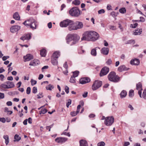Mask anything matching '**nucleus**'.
I'll list each match as a JSON object with an SVG mask.
<instances>
[{"mask_svg":"<svg viewBox=\"0 0 146 146\" xmlns=\"http://www.w3.org/2000/svg\"><path fill=\"white\" fill-rule=\"evenodd\" d=\"M99 37V34L95 31H87L84 33L81 39L82 40L95 41L97 40Z\"/></svg>","mask_w":146,"mask_h":146,"instance_id":"f257e3e1","label":"nucleus"},{"mask_svg":"<svg viewBox=\"0 0 146 146\" xmlns=\"http://www.w3.org/2000/svg\"><path fill=\"white\" fill-rule=\"evenodd\" d=\"M80 37L76 34H69L66 37L65 39L67 44L72 46L77 43Z\"/></svg>","mask_w":146,"mask_h":146,"instance_id":"f03ea898","label":"nucleus"},{"mask_svg":"<svg viewBox=\"0 0 146 146\" xmlns=\"http://www.w3.org/2000/svg\"><path fill=\"white\" fill-rule=\"evenodd\" d=\"M60 25L61 27H66L68 26V29L70 31L76 30L75 23L69 19H67L61 22Z\"/></svg>","mask_w":146,"mask_h":146,"instance_id":"7ed1b4c3","label":"nucleus"},{"mask_svg":"<svg viewBox=\"0 0 146 146\" xmlns=\"http://www.w3.org/2000/svg\"><path fill=\"white\" fill-rule=\"evenodd\" d=\"M23 24L27 27H30L33 30L35 29L37 26V22L35 20L32 18L25 21Z\"/></svg>","mask_w":146,"mask_h":146,"instance_id":"20e7f679","label":"nucleus"},{"mask_svg":"<svg viewBox=\"0 0 146 146\" xmlns=\"http://www.w3.org/2000/svg\"><path fill=\"white\" fill-rule=\"evenodd\" d=\"M108 78L110 81L114 82H117L120 80V77L116 75V73L114 72H110L108 76Z\"/></svg>","mask_w":146,"mask_h":146,"instance_id":"39448f33","label":"nucleus"},{"mask_svg":"<svg viewBox=\"0 0 146 146\" xmlns=\"http://www.w3.org/2000/svg\"><path fill=\"white\" fill-rule=\"evenodd\" d=\"M70 14L71 15L75 17L79 16L81 14L82 11H80L77 7H74L69 11Z\"/></svg>","mask_w":146,"mask_h":146,"instance_id":"423d86ee","label":"nucleus"},{"mask_svg":"<svg viewBox=\"0 0 146 146\" xmlns=\"http://www.w3.org/2000/svg\"><path fill=\"white\" fill-rule=\"evenodd\" d=\"M114 118L112 116L108 117H106L104 123L107 126H110L113 123Z\"/></svg>","mask_w":146,"mask_h":146,"instance_id":"0eeeda50","label":"nucleus"},{"mask_svg":"<svg viewBox=\"0 0 146 146\" xmlns=\"http://www.w3.org/2000/svg\"><path fill=\"white\" fill-rule=\"evenodd\" d=\"M102 84L101 81L98 80L95 81L92 86V89L93 90H95L100 87Z\"/></svg>","mask_w":146,"mask_h":146,"instance_id":"6e6552de","label":"nucleus"},{"mask_svg":"<svg viewBox=\"0 0 146 146\" xmlns=\"http://www.w3.org/2000/svg\"><path fill=\"white\" fill-rule=\"evenodd\" d=\"M31 33L25 34L20 37V39L23 41L25 40H29L31 38Z\"/></svg>","mask_w":146,"mask_h":146,"instance_id":"1a4fd4ad","label":"nucleus"},{"mask_svg":"<svg viewBox=\"0 0 146 146\" xmlns=\"http://www.w3.org/2000/svg\"><path fill=\"white\" fill-rule=\"evenodd\" d=\"M109 68L107 67H103L101 70L100 76L102 77L106 75L109 72Z\"/></svg>","mask_w":146,"mask_h":146,"instance_id":"9d476101","label":"nucleus"},{"mask_svg":"<svg viewBox=\"0 0 146 146\" xmlns=\"http://www.w3.org/2000/svg\"><path fill=\"white\" fill-rule=\"evenodd\" d=\"M68 139L63 137H59L56 138L55 139V141L58 143H62L65 142L67 141Z\"/></svg>","mask_w":146,"mask_h":146,"instance_id":"9b49d317","label":"nucleus"},{"mask_svg":"<svg viewBox=\"0 0 146 146\" xmlns=\"http://www.w3.org/2000/svg\"><path fill=\"white\" fill-rule=\"evenodd\" d=\"M142 85L141 83L139 82L136 84V89L138 90V93L140 98H142L141 91L142 90Z\"/></svg>","mask_w":146,"mask_h":146,"instance_id":"f8f14e48","label":"nucleus"},{"mask_svg":"<svg viewBox=\"0 0 146 146\" xmlns=\"http://www.w3.org/2000/svg\"><path fill=\"white\" fill-rule=\"evenodd\" d=\"M90 79L88 77L82 78L80 80V83L82 84H84L90 82Z\"/></svg>","mask_w":146,"mask_h":146,"instance_id":"ddd939ff","label":"nucleus"},{"mask_svg":"<svg viewBox=\"0 0 146 146\" xmlns=\"http://www.w3.org/2000/svg\"><path fill=\"white\" fill-rule=\"evenodd\" d=\"M21 27L20 26L16 25L12 26L10 28V31L12 33H14L18 31L20 29Z\"/></svg>","mask_w":146,"mask_h":146,"instance_id":"4468645a","label":"nucleus"},{"mask_svg":"<svg viewBox=\"0 0 146 146\" xmlns=\"http://www.w3.org/2000/svg\"><path fill=\"white\" fill-rule=\"evenodd\" d=\"M129 68H127L124 65H122L119 66L118 68V71L120 72H122L124 71L128 70Z\"/></svg>","mask_w":146,"mask_h":146,"instance_id":"2eb2a0df","label":"nucleus"},{"mask_svg":"<svg viewBox=\"0 0 146 146\" xmlns=\"http://www.w3.org/2000/svg\"><path fill=\"white\" fill-rule=\"evenodd\" d=\"M75 23L76 24L75 26L76 30L81 29L83 27V24L82 22L77 21Z\"/></svg>","mask_w":146,"mask_h":146,"instance_id":"dca6fc26","label":"nucleus"},{"mask_svg":"<svg viewBox=\"0 0 146 146\" xmlns=\"http://www.w3.org/2000/svg\"><path fill=\"white\" fill-rule=\"evenodd\" d=\"M101 53L104 55H107L109 52V49L107 47H104L101 50Z\"/></svg>","mask_w":146,"mask_h":146,"instance_id":"f3484780","label":"nucleus"},{"mask_svg":"<svg viewBox=\"0 0 146 146\" xmlns=\"http://www.w3.org/2000/svg\"><path fill=\"white\" fill-rule=\"evenodd\" d=\"M23 58L25 60V62L28 61L33 59V56L31 54H27L26 56H24Z\"/></svg>","mask_w":146,"mask_h":146,"instance_id":"a211bd4d","label":"nucleus"},{"mask_svg":"<svg viewBox=\"0 0 146 146\" xmlns=\"http://www.w3.org/2000/svg\"><path fill=\"white\" fill-rule=\"evenodd\" d=\"M81 106L80 105H78L77 107V111L76 112L73 111L71 112L70 115L72 116H75L80 111V108Z\"/></svg>","mask_w":146,"mask_h":146,"instance_id":"6ab92c4d","label":"nucleus"},{"mask_svg":"<svg viewBox=\"0 0 146 146\" xmlns=\"http://www.w3.org/2000/svg\"><path fill=\"white\" fill-rule=\"evenodd\" d=\"M6 83L7 84V86L8 89L13 88L15 86V85L14 83L12 82L8 81L6 82Z\"/></svg>","mask_w":146,"mask_h":146,"instance_id":"aec40b11","label":"nucleus"},{"mask_svg":"<svg viewBox=\"0 0 146 146\" xmlns=\"http://www.w3.org/2000/svg\"><path fill=\"white\" fill-rule=\"evenodd\" d=\"M131 64L134 65H138L139 63V61L138 59H135L132 60L130 61Z\"/></svg>","mask_w":146,"mask_h":146,"instance_id":"412c9836","label":"nucleus"},{"mask_svg":"<svg viewBox=\"0 0 146 146\" xmlns=\"http://www.w3.org/2000/svg\"><path fill=\"white\" fill-rule=\"evenodd\" d=\"M39 63V61L38 60H34L31 61L29 64V65L35 66Z\"/></svg>","mask_w":146,"mask_h":146,"instance_id":"4be33fe9","label":"nucleus"},{"mask_svg":"<svg viewBox=\"0 0 146 146\" xmlns=\"http://www.w3.org/2000/svg\"><path fill=\"white\" fill-rule=\"evenodd\" d=\"M79 143L80 146H88L87 142L86 140H80Z\"/></svg>","mask_w":146,"mask_h":146,"instance_id":"5701e85b","label":"nucleus"},{"mask_svg":"<svg viewBox=\"0 0 146 146\" xmlns=\"http://www.w3.org/2000/svg\"><path fill=\"white\" fill-rule=\"evenodd\" d=\"M60 52H59L56 51L53 53L52 57L57 59L58 57L60 56Z\"/></svg>","mask_w":146,"mask_h":146,"instance_id":"b1692460","label":"nucleus"},{"mask_svg":"<svg viewBox=\"0 0 146 146\" xmlns=\"http://www.w3.org/2000/svg\"><path fill=\"white\" fill-rule=\"evenodd\" d=\"M142 32L141 29H138L135 30V31L133 33V35H139Z\"/></svg>","mask_w":146,"mask_h":146,"instance_id":"393cba45","label":"nucleus"},{"mask_svg":"<svg viewBox=\"0 0 146 146\" xmlns=\"http://www.w3.org/2000/svg\"><path fill=\"white\" fill-rule=\"evenodd\" d=\"M51 62L54 65H57L58 64L57 59L52 57Z\"/></svg>","mask_w":146,"mask_h":146,"instance_id":"a878e982","label":"nucleus"},{"mask_svg":"<svg viewBox=\"0 0 146 146\" xmlns=\"http://www.w3.org/2000/svg\"><path fill=\"white\" fill-rule=\"evenodd\" d=\"M120 98H123L125 97L127 95V92L125 90H122L120 94Z\"/></svg>","mask_w":146,"mask_h":146,"instance_id":"bb28decb","label":"nucleus"},{"mask_svg":"<svg viewBox=\"0 0 146 146\" xmlns=\"http://www.w3.org/2000/svg\"><path fill=\"white\" fill-rule=\"evenodd\" d=\"M98 48L99 49H100V48L98 47H96L95 48L93 49L91 51V54L92 55L95 56H96L97 54L96 51V48Z\"/></svg>","mask_w":146,"mask_h":146,"instance_id":"cd10ccee","label":"nucleus"},{"mask_svg":"<svg viewBox=\"0 0 146 146\" xmlns=\"http://www.w3.org/2000/svg\"><path fill=\"white\" fill-rule=\"evenodd\" d=\"M13 18L15 20H20V17L18 13L17 12H16L13 15Z\"/></svg>","mask_w":146,"mask_h":146,"instance_id":"c85d7f7f","label":"nucleus"},{"mask_svg":"<svg viewBox=\"0 0 146 146\" xmlns=\"http://www.w3.org/2000/svg\"><path fill=\"white\" fill-rule=\"evenodd\" d=\"M3 138L5 139V142L6 145H7L9 142V136L7 135H4Z\"/></svg>","mask_w":146,"mask_h":146,"instance_id":"c756f323","label":"nucleus"},{"mask_svg":"<svg viewBox=\"0 0 146 146\" xmlns=\"http://www.w3.org/2000/svg\"><path fill=\"white\" fill-rule=\"evenodd\" d=\"M0 88L1 89H8L7 86V84L6 83V82L4 83H3L1 84L0 85Z\"/></svg>","mask_w":146,"mask_h":146,"instance_id":"7c9ffc66","label":"nucleus"},{"mask_svg":"<svg viewBox=\"0 0 146 146\" xmlns=\"http://www.w3.org/2000/svg\"><path fill=\"white\" fill-rule=\"evenodd\" d=\"M46 50L44 49L41 50L40 51V54L42 56L45 57L46 55Z\"/></svg>","mask_w":146,"mask_h":146,"instance_id":"2f4dec72","label":"nucleus"},{"mask_svg":"<svg viewBox=\"0 0 146 146\" xmlns=\"http://www.w3.org/2000/svg\"><path fill=\"white\" fill-rule=\"evenodd\" d=\"M54 86L52 85L49 84L46 86V88L47 90H51L54 88Z\"/></svg>","mask_w":146,"mask_h":146,"instance_id":"473e14b6","label":"nucleus"},{"mask_svg":"<svg viewBox=\"0 0 146 146\" xmlns=\"http://www.w3.org/2000/svg\"><path fill=\"white\" fill-rule=\"evenodd\" d=\"M79 72L78 71H76L74 72H73V74L72 76L76 78L78 76Z\"/></svg>","mask_w":146,"mask_h":146,"instance_id":"72a5a7b5","label":"nucleus"},{"mask_svg":"<svg viewBox=\"0 0 146 146\" xmlns=\"http://www.w3.org/2000/svg\"><path fill=\"white\" fill-rule=\"evenodd\" d=\"M74 77L71 76L70 80V82L72 83H74L76 82V79Z\"/></svg>","mask_w":146,"mask_h":146,"instance_id":"f704fd0d","label":"nucleus"},{"mask_svg":"<svg viewBox=\"0 0 146 146\" xmlns=\"http://www.w3.org/2000/svg\"><path fill=\"white\" fill-rule=\"evenodd\" d=\"M47 111V110L45 108H42L41 111H40V114H41L42 113L44 114L46 113Z\"/></svg>","mask_w":146,"mask_h":146,"instance_id":"c9c22d12","label":"nucleus"},{"mask_svg":"<svg viewBox=\"0 0 146 146\" xmlns=\"http://www.w3.org/2000/svg\"><path fill=\"white\" fill-rule=\"evenodd\" d=\"M72 3L75 5H78L80 3V1L79 0H75L72 2Z\"/></svg>","mask_w":146,"mask_h":146,"instance_id":"e433bc0d","label":"nucleus"},{"mask_svg":"<svg viewBox=\"0 0 146 146\" xmlns=\"http://www.w3.org/2000/svg\"><path fill=\"white\" fill-rule=\"evenodd\" d=\"M14 139H15L14 141H18L21 139V137H19V135L16 134L15 136Z\"/></svg>","mask_w":146,"mask_h":146,"instance_id":"4c0bfd02","label":"nucleus"},{"mask_svg":"<svg viewBox=\"0 0 146 146\" xmlns=\"http://www.w3.org/2000/svg\"><path fill=\"white\" fill-rule=\"evenodd\" d=\"M118 14V12L116 13L115 12H112L110 13V15L114 17H116Z\"/></svg>","mask_w":146,"mask_h":146,"instance_id":"58836bf2","label":"nucleus"},{"mask_svg":"<svg viewBox=\"0 0 146 146\" xmlns=\"http://www.w3.org/2000/svg\"><path fill=\"white\" fill-rule=\"evenodd\" d=\"M129 96L130 97H132L134 96V91L133 90H130L129 92Z\"/></svg>","mask_w":146,"mask_h":146,"instance_id":"ea45409f","label":"nucleus"},{"mask_svg":"<svg viewBox=\"0 0 146 146\" xmlns=\"http://www.w3.org/2000/svg\"><path fill=\"white\" fill-rule=\"evenodd\" d=\"M126 10L125 8H122L119 9V12L121 13H124L126 12Z\"/></svg>","mask_w":146,"mask_h":146,"instance_id":"a19ab883","label":"nucleus"},{"mask_svg":"<svg viewBox=\"0 0 146 146\" xmlns=\"http://www.w3.org/2000/svg\"><path fill=\"white\" fill-rule=\"evenodd\" d=\"M105 145V143L103 141H101L98 143V146H104Z\"/></svg>","mask_w":146,"mask_h":146,"instance_id":"79ce46f5","label":"nucleus"},{"mask_svg":"<svg viewBox=\"0 0 146 146\" xmlns=\"http://www.w3.org/2000/svg\"><path fill=\"white\" fill-rule=\"evenodd\" d=\"M31 85L33 86L36 84L37 82L36 81L32 79L31 80Z\"/></svg>","mask_w":146,"mask_h":146,"instance_id":"37998d69","label":"nucleus"},{"mask_svg":"<svg viewBox=\"0 0 146 146\" xmlns=\"http://www.w3.org/2000/svg\"><path fill=\"white\" fill-rule=\"evenodd\" d=\"M142 97L143 98L146 99V89L144 90L143 91L142 94Z\"/></svg>","mask_w":146,"mask_h":146,"instance_id":"c03bdc74","label":"nucleus"},{"mask_svg":"<svg viewBox=\"0 0 146 146\" xmlns=\"http://www.w3.org/2000/svg\"><path fill=\"white\" fill-rule=\"evenodd\" d=\"M37 92V87H33L32 90V92L34 94H36Z\"/></svg>","mask_w":146,"mask_h":146,"instance_id":"a18cd8bd","label":"nucleus"},{"mask_svg":"<svg viewBox=\"0 0 146 146\" xmlns=\"http://www.w3.org/2000/svg\"><path fill=\"white\" fill-rule=\"evenodd\" d=\"M71 100L70 99H69L68 100V102L66 103V106L67 108H68L69 105L71 104Z\"/></svg>","mask_w":146,"mask_h":146,"instance_id":"49530a36","label":"nucleus"},{"mask_svg":"<svg viewBox=\"0 0 146 146\" xmlns=\"http://www.w3.org/2000/svg\"><path fill=\"white\" fill-rule=\"evenodd\" d=\"M138 24L137 23H135L134 24H131L130 25V27L133 28H135L137 26Z\"/></svg>","mask_w":146,"mask_h":146,"instance_id":"de8ad7c7","label":"nucleus"},{"mask_svg":"<svg viewBox=\"0 0 146 146\" xmlns=\"http://www.w3.org/2000/svg\"><path fill=\"white\" fill-rule=\"evenodd\" d=\"M31 88L29 87H27L26 90V93L27 94H29L31 93Z\"/></svg>","mask_w":146,"mask_h":146,"instance_id":"09e8293b","label":"nucleus"},{"mask_svg":"<svg viewBox=\"0 0 146 146\" xmlns=\"http://www.w3.org/2000/svg\"><path fill=\"white\" fill-rule=\"evenodd\" d=\"M109 27L110 29L113 30H115L116 29L115 26L112 25L110 26Z\"/></svg>","mask_w":146,"mask_h":146,"instance_id":"8fccbe9b","label":"nucleus"},{"mask_svg":"<svg viewBox=\"0 0 146 146\" xmlns=\"http://www.w3.org/2000/svg\"><path fill=\"white\" fill-rule=\"evenodd\" d=\"M98 12L99 14H101L104 13H105V11L104 9H101L99 10Z\"/></svg>","mask_w":146,"mask_h":146,"instance_id":"3c124183","label":"nucleus"},{"mask_svg":"<svg viewBox=\"0 0 146 146\" xmlns=\"http://www.w3.org/2000/svg\"><path fill=\"white\" fill-rule=\"evenodd\" d=\"M69 88L67 86H66L65 87V90L66 93L68 94L69 93Z\"/></svg>","mask_w":146,"mask_h":146,"instance_id":"603ef678","label":"nucleus"},{"mask_svg":"<svg viewBox=\"0 0 146 146\" xmlns=\"http://www.w3.org/2000/svg\"><path fill=\"white\" fill-rule=\"evenodd\" d=\"M37 96L38 98H42L43 96H42V92L40 93L37 95Z\"/></svg>","mask_w":146,"mask_h":146,"instance_id":"864d4df0","label":"nucleus"},{"mask_svg":"<svg viewBox=\"0 0 146 146\" xmlns=\"http://www.w3.org/2000/svg\"><path fill=\"white\" fill-rule=\"evenodd\" d=\"M0 121L3 123H4L5 122L6 120L4 117L1 118L0 117Z\"/></svg>","mask_w":146,"mask_h":146,"instance_id":"5fc2aeb1","label":"nucleus"},{"mask_svg":"<svg viewBox=\"0 0 146 146\" xmlns=\"http://www.w3.org/2000/svg\"><path fill=\"white\" fill-rule=\"evenodd\" d=\"M62 134H64L65 135L69 137L70 136V135L69 133H66L65 131L63 132Z\"/></svg>","mask_w":146,"mask_h":146,"instance_id":"6e6d98bb","label":"nucleus"},{"mask_svg":"<svg viewBox=\"0 0 146 146\" xmlns=\"http://www.w3.org/2000/svg\"><path fill=\"white\" fill-rule=\"evenodd\" d=\"M111 60L110 59H109L106 62V64L108 65H110L111 63Z\"/></svg>","mask_w":146,"mask_h":146,"instance_id":"4d7b16f0","label":"nucleus"},{"mask_svg":"<svg viewBox=\"0 0 146 146\" xmlns=\"http://www.w3.org/2000/svg\"><path fill=\"white\" fill-rule=\"evenodd\" d=\"M48 66H45L42 68L41 70L43 72L44 71V70L48 69Z\"/></svg>","mask_w":146,"mask_h":146,"instance_id":"13d9d810","label":"nucleus"},{"mask_svg":"<svg viewBox=\"0 0 146 146\" xmlns=\"http://www.w3.org/2000/svg\"><path fill=\"white\" fill-rule=\"evenodd\" d=\"M4 94L3 93L0 92V99H3L4 98Z\"/></svg>","mask_w":146,"mask_h":146,"instance_id":"bf43d9fd","label":"nucleus"},{"mask_svg":"<svg viewBox=\"0 0 146 146\" xmlns=\"http://www.w3.org/2000/svg\"><path fill=\"white\" fill-rule=\"evenodd\" d=\"M88 93L87 92H85L82 95L83 97L84 98H86L87 96Z\"/></svg>","mask_w":146,"mask_h":146,"instance_id":"052dcab7","label":"nucleus"},{"mask_svg":"<svg viewBox=\"0 0 146 146\" xmlns=\"http://www.w3.org/2000/svg\"><path fill=\"white\" fill-rule=\"evenodd\" d=\"M6 104L7 106H11L12 105V103L11 101H8L6 103Z\"/></svg>","mask_w":146,"mask_h":146,"instance_id":"680f3d73","label":"nucleus"},{"mask_svg":"<svg viewBox=\"0 0 146 146\" xmlns=\"http://www.w3.org/2000/svg\"><path fill=\"white\" fill-rule=\"evenodd\" d=\"M64 67L66 69H67L68 68V65L67 64V62H66L64 64Z\"/></svg>","mask_w":146,"mask_h":146,"instance_id":"e2e57ef3","label":"nucleus"},{"mask_svg":"<svg viewBox=\"0 0 146 146\" xmlns=\"http://www.w3.org/2000/svg\"><path fill=\"white\" fill-rule=\"evenodd\" d=\"M107 9L108 10H111V6L110 5H108L107 7Z\"/></svg>","mask_w":146,"mask_h":146,"instance_id":"0e129e2a","label":"nucleus"},{"mask_svg":"<svg viewBox=\"0 0 146 146\" xmlns=\"http://www.w3.org/2000/svg\"><path fill=\"white\" fill-rule=\"evenodd\" d=\"M135 41L134 40H130L128 41V43L129 44H131L133 43V44H135Z\"/></svg>","mask_w":146,"mask_h":146,"instance_id":"69168bd1","label":"nucleus"},{"mask_svg":"<svg viewBox=\"0 0 146 146\" xmlns=\"http://www.w3.org/2000/svg\"><path fill=\"white\" fill-rule=\"evenodd\" d=\"M43 77V75L42 74H40L39 75V76L38 77V79L39 80H40L42 79Z\"/></svg>","mask_w":146,"mask_h":146,"instance_id":"338daca9","label":"nucleus"},{"mask_svg":"<svg viewBox=\"0 0 146 146\" xmlns=\"http://www.w3.org/2000/svg\"><path fill=\"white\" fill-rule=\"evenodd\" d=\"M130 145V143L129 142H125L123 145V146H128Z\"/></svg>","mask_w":146,"mask_h":146,"instance_id":"774afa93","label":"nucleus"}]
</instances>
